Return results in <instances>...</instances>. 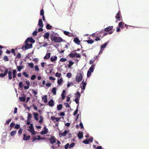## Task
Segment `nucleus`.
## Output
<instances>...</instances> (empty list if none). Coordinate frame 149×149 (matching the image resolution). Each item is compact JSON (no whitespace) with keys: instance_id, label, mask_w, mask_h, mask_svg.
<instances>
[{"instance_id":"nucleus-28","label":"nucleus","mask_w":149,"mask_h":149,"mask_svg":"<svg viewBox=\"0 0 149 149\" xmlns=\"http://www.w3.org/2000/svg\"><path fill=\"white\" fill-rule=\"evenodd\" d=\"M108 43V42H107L104 43L103 45H102L101 46V49H103L105 48L107 45Z\"/></svg>"},{"instance_id":"nucleus-47","label":"nucleus","mask_w":149,"mask_h":149,"mask_svg":"<svg viewBox=\"0 0 149 149\" xmlns=\"http://www.w3.org/2000/svg\"><path fill=\"white\" fill-rule=\"evenodd\" d=\"M83 142L84 143L87 144H88L89 141L87 139H86L84 140Z\"/></svg>"},{"instance_id":"nucleus-20","label":"nucleus","mask_w":149,"mask_h":149,"mask_svg":"<svg viewBox=\"0 0 149 149\" xmlns=\"http://www.w3.org/2000/svg\"><path fill=\"white\" fill-rule=\"evenodd\" d=\"M49 34L48 32H46L45 33L44 37L45 38L48 40L49 38Z\"/></svg>"},{"instance_id":"nucleus-17","label":"nucleus","mask_w":149,"mask_h":149,"mask_svg":"<svg viewBox=\"0 0 149 149\" xmlns=\"http://www.w3.org/2000/svg\"><path fill=\"white\" fill-rule=\"evenodd\" d=\"M30 138V136L29 135L26 136L25 134H24L23 135V139L24 140H29Z\"/></svg>"},{"instance_id":"nucleus-32","label":"nucleus","mask_w":149,"mask_h":149,"mask_svg":"<svg viewBox=\"0 0 149 149\" xmlns=\"http://www.w3.org/2000/svg\"><path fill=\"white\" fill-rule=\"evenodd\" d=\"M63 33L65 35L68 36L69 37H71L72 36V35L70 34V33L69 32L64 31L63 32Z\"/></svg>"},{"instance_id":"nucleus-8","label":"nucleus","mask_w":149,"mask_h":149,"mask_svg":"<svg viewBox=\"0 0 149 149\" xmlns=\"http://www.w3.org/2000/svg\"><path fill=\"white\" fill-rule=\"evenodd\" d=\"M124 26H125L127 29L128 28V26H130L127 25L121 22H120L118 24V26L120 28H121V29L123 28H124Z\"/></svg>"},{"instance_id":"nucleus-18","label":"nucleus","mask_w":149,"mask_h":149,"mask_svg":"<svg viewBox=\"0 0 149 149\" xmlns=\"http://www.w3.org/2000/svg\"><path fill=\"white\" fill-rule=\"evenodd\" d=\"M38 25L40 27H42L43 26L42 19H40L39 20Z\"/></svg>"},{"instance_id":"nucleus-41","label":"nucleus","mask_w":149,"mask_h":149,"mask_svg":"<svg viewBox=\"0 0 149 149\" xmlns=\"http://www.w3.org/2000/svg\"><path fill=\"white\" fill-rule=\"evenodd\" d=\"M28 66L31 68H34V64L33 63H29L28 64Z\"/></svg>"},{"instance_id":"nucleus-29","label":"nucleus","mask_w":149,"mask_h":149,"mask_svg":"<svg viewBox=\"0 0 149 149\" xmlns=\"http://www.w3.org/2000/svg\"><path fill=\"white\" fill-rule=\"evenodd\" d=\"M33 115L35 119L36 120H38V114L37 113H35V112H34L33 113Z\"/></svg>"},{"instance_id":"nucleus-59","label":"nucleus","mask_w":149,"mask_h":149,"mask_svg":"<svg viewBox=\"0 0 149 149\" xmlns=\"http://www.w3.org/2000/svg\"><path fill=\"white\" fill-rule=\"evenodd\" d=\"M35 69L36 71H39V69L38 65H36L35 66Z\"/></svg>"},{"instance_id":"nucleus-56","label":"nucleus","mask_w":149,"mask_h":149,"mask_svg":"<svg viewBox=\"0 0 149 149\" xmlns=\"http://www.w3.org/2000/svg\"><path fill=\"white\" fill-rule=\"evenodd\" d=\"M69 144L68 143H67L65 146V149H68L69 147Z\"/></svg>"},{"instance_id":"nucleus-13","label":"nucleus","mask_w":149,"mask_h":149,"mask_svg":"<svg viewBox=\"0 0 149 149\" xmlns=\"http://www.w3.org/2000/svg\"><path fill=\"white\" fill-rule=\"evenodd\" d=\"M68 130H65L63 132H61L59 133V135L60 136H65L66 134L68 133Z\"/></svg>"},{"instance_id":"nucleus-37","label":"nucleus","mask_w":149,"mask_h":149,"mask_svg":"<svg viewBox=\"0 0 149 149\" xmlns=\"http://www.w3.org/2000/svg\"><path fill=\"white\" fill-rule=\"evenodd\" d=\"M85 41L87 42L88 43L90 44L93 43L94 42V41L92 40H86Z\"/></svg>"},{"instance_id":"nucleus-60","label":"nucleus","mask_w":149,"mask_h":149,"mask_svg":"<svg viewBox=\"0 0 149 149\" xmlns=\"http://www.w3.org/2000/svg\"><path fill=\"white\" fill-rule=\"evenodd\" d=\"M16 57L18 58H19L21 57V55L20 53H18Z\"/></svg>"},{"instance_id":"nucleus-2","label":"nucleus","mask_w":149,"mask_h":149,"mask_svg":"<svg viewBox=\"0 0 149 149\" xmlns=\"http://www.w3.org/2000/svg\"><path fill=\"white\" fill-rule=\"evenodd\" d=\"M50 37L51 41L59 43L63 41V40L61 37H57L54 34H51Z\"/></svg>"},{"instance_id":"nucleus-54","label":"nucleus","mask_w":149,"mask_h":149,"mask_svg":"<svg viewBox=\"0 0 149 149\" xmlns=\"http://www.w3.org/2000/svg\"><path fill=\"white\" fill-rule=\"evenodd\" d=\"M44 11L43 9H42L40 11V15L41 16H44Z\"/></svg>"},{"instance_id":"nucleus-5","label":"nucleus","mask_w":149,"mask_h":149,"mask_svg":"<svg viewBox=\"0 0 149 149\" xmlns=\"http://www.w3.org/2000/svg\"><path fill=\"white\" fill-rule=\"evenodd\" d=\"M113 28V26H109L105 28L104 29V31L106 32H109L108 34H111L113 33V31H111Z\"/></svg>"},{"instance_id":"nucleus-22","label":"nucleus","mask_w":149,"mask_h":149,"mask_svg":"<svg viewBox=\"0 0 149 149\" xmlns=\"http://www.w3.org/2000/svg\"><path fill=\"white\" fill-rule=\"evenodd\" d=\"M65 90H63V91L61 95V96L62 97L61 99L62 100H63L65 98Z\"/></svg>"},{"instance_id":"nucleus-43","label":"nucleus","mask_w":149,"mask_h":149,"mask_svg":"<svg viewBox=\"0 0 149 149\" xmlns=\"http://www.w3.org/2000/svg\"><path fill=\"white\" fill-rule=\"evenodd\" d=\"M32 118V115L30 113H28V120H30Z\"/></svg>"},{"instance_id":"nucleus-12","label":"nucleus","mask_w":149,"mask_h":149,"mask_svg":"<svg viewBox=\"0 0 149 149\" xmlns=\"http://www.w3.org/2000/svg\"><path fill=\"white\" fill-rule=\"evenodd\" d=\"M29 42L31 43L35 42V40L32 38H28L26 40V42Z\"/></svg>"},{"instance_id":"nucleus-55","label":"nucleus","mask_w":149,"mask_h":149,"mask_svg":"<svg viewBox=\"0 0 149 149\" xmlns=\"http://www.w3.org/2000/svg\"><path fill=\"white\" fill-rule=\"evenodd\" d=\"M91 72L89 71V70H88V72H87V77H89L91 75Z\"/></svg>"},{"instance_id":"nucleus-34","label":"nucleus","mask_w":149,"mask_h":149,"mask_svg":"<svg viewBox=\"0 0 149 149\" xmlns=\"http://www.w3.org/2000/svg\"><path fill=\"white\" fill-rule=\"evenodd\" d=\"M73 64L74 62L73 61H70L69 62V64L68 65V67L69 68H70L71 67L72 65Z\"/></svg>"},{"instance_id":"nucleus-7","label":"nucleus","mask_w":149,"mask_h":149,"mask_svg":"<svg viewBox=\"0 0 149 149\" xmlns=\"http://www.w3.org/2000/svg\"><path fill=\"white\" fill-rule=\"evenodd\" d=\"M73 53H71L70 54H69V56L70 57L73 58L75 57L77 58H80L81 57L80 55L79 54L77 53H74L73 54Z\"/></svg>"},{"instance_id":"nucleus-36","label":"nucleus","mask_w":149,"mask_h":149,"mask_svg":"<svg viewBox=\"0 0 149 149\" xmlns=\"http://www.w3.org/2000/svg\"><path fill=\"white\" fill-rule=\"evenodd\" d=\"M19 100L21 102H25L26 100V98L25 97H19Z\"/></svg>"},{"instance_id":"nucleus-58","label":"nucleus","mask_w":149,"mask_h":149,"mask_svg":"<svg viewBox=\"0 0 149 149\" xmlns=\"http://www.w3.org/2000/svg\"><path fill=\"white\" fill-rule=\"evenodd\" d=\"M22 129L21 128H20L18 131V133L20 135H21L22 134Z\"/></svg>"},{"instance_id":"nucleus-52","label":"nucleus","mask_w":149,"mask_h":149,"mask_svg":"<svg viewBox=\"0 0 149 149\" xmlns=\"http://www.w3.org/2000/svg\"><path fill=\"white\" fill-rule=\"evenodd\" d=\"M75 145V143H72L69 146V148H71L73 147Z\"/></svg>"},{"instance_id":"nucleus-19","label":"nucleus","mask_w":149,"mask_h":149,"mask_svg":"<svg viewBox=\"0 0 149 149\" xmlns=\"http://www.w3.org/2000/svg\"><path fill=\"white\" fill-rule=\"evenodd\" d=\"M74 41L75 43L77 44V45H79L80 43V41L77 38H74Z\"/></svg>"},{"instance_id":"nucleus-11","label":"nucleus","mask_w":149,"mask_h":149,"mask_svg":"<svg viewBox=\"0 0 149 149\" xmlns=\"http://www.w3.org/2000/svg\"><path fill=\"white\" fill-rule=\"evenodd\" d=\"M102 31H100V32L99 33H97L96 34H95V33H93V34H92L91 35V36H92V37L94 38V35H96L97 36H98L99 37L102 38Z\"/></svg>"},{"instance_id":"nucleus-61","label":"nucleus","mask_w":149,"mask_h":149,"mask_svg":"<svg viewBox=\"0 0 149 149\" xmlns=\"http://www.w3.org/2000/svg\"><path fill=\"white\" fill-rule=\"evenodd\" d=\"M23 74L25 77H27L29 76L28 74H27L26 73V72H24L23 73Z\"/></svg>"},{"instance_id":"nucleus-38","label":"nucleus","mask_w":149,"mask_h":149,"mask_svg":"<svg viewBox=\"0 0 149 149\" xmlns=\"http://www.w3.org/2000/svg\"><path fill=\"white\" fill-rule=\"evenodd\" d=\"M62 105L61 104H59L57 106V109L59 111L62 108Z\"/></svg>"},{"instance_id":"nucleus-25","label":"nucleus","mask_w":149,"mask_h":149,"mask_svg":"<svg viewBox=\"0 0 149 149\" xmlns=\"http://www.w3.org/2000/svg\"><path fill=\"white\" fill-rule=\"evenodd\" d=\"M83 136V134L82 132H79L78 134V137L79 139H81Z\"/></svg>"},{"instance_id":"nucleus-27","label":"nucleus","mask_w":149,"mask_h":149,"mask_svg":"<svg viewBox=\"0 0 149 149\" xmlns=\"http://www.w3.org/2000/svg\"><path fill=\"white\" fill-rule=\"evenodd\" d=\"M116 18L119 21H120V14L119 11L117 13L116 16Z\"/></svg>"},{"instance_id":"nucleus-4","label":"nucleus","mask_w":149,"mask_h":149,"mask_svg":"<svg viewBox=\"0 0 149 149\" xmlns=\"http://www.w3.org/2000/svg\"><path fill=\"white\" fill-rule=\"evenodd\" d=\"M25 45L23 46L22 47V49H25L26 50L27 49H29L32 47V44H29L28 43V42H26V40L25 42Z\"/></svg>"},{"instance_id":"nucleus-57","label":"nucleus","mask_w":149,"mask_h":149,"mask_svg":"<svg viewBox=\"0 0 149 149\" xmlns=\"http://www.w3.org/2000/svg\"><path fill=\"white\" fill-rule=\"evenodd\" d=\"M36 76L35 75H33L31 77V79L32 80H33L35 79Z\"/></svg>"},{"instance_id":"nucleus-9","label":"nucleus","mask_w":149,"mask_h":149,"mask_svg":"<svg viewBox=\"0 0 149 149\" xmlns=\"http://www.w3.org/2000/svg\"><path fill=\"white\" fill-rule=\"evenodd\" d=\"M50 136L51 137L49 139V140L51 144H53L56 143L57 140L54 136Z\"/></svg>"},{"instance_id":"nucleus-39","label":"nucleus","mask_w":149,"mask_h":149,"mask_svg":"<svg viewBox=\"0 0 149 149\" xmlns=\"http://www.w3.org/2000/svg\"><path fill=\"white\" fill-rule=\"evenodd\" d=\"M52 92L53 93L54 95H56V88H53L52 91Z\"/></svg>"},{"instance_id":"nucleus-51","label":"nucleus","mask_w":149,"mask_h":149,"mask_svg":"<svg viewBox=\"0 0 149 149\" xmlns=\"http://www.w3.org/2000/svg\"><path fill=\"white\" fill-rule=\"evenodd\" d=\"M20 125L18 124H17L15 126L14 128L16 129H18L20 128Z\"/></svg>"},{"instance_id":"nucleus-62","label":"nucleus","mask_w":149,"mask_h":149,"mask_svg":"<svg viewBox=\"0 0 149 149\" xmlns=\"http://www.w3.org/2000/svg\"><path fill=\"white\" fill-rule=\"evenodd\" d=\"M33 93L34 94L35 96L37 95V92L36 91L34 90H32Z\"/></svg>"},{"instance_id":"nucleus-3","label":"nucleus","mask_w":149,"mask_h":149,"mask_svg":"<svg viewBox=\"0 0 149 149\" xmlns=\"http://www.w3.org/2000/svg\"><path fill=\"white\" fill-rule=\"evenodd\" d=\"M83 76L81 73H78L77 74L75 78V81L76 82L79 83L82 80Z\"/></svg>"},{"instance_id":"nucleus-26","label":"nucleus","mask_w":149,"mask_h":149,"mask_svg":"<svg viewBox=\"0 0 149 149\" xmlns=\"http://www.w3.org/2000/svg\"><path fill=\"white\" fill-rule=\"evenodd\" d=\"M48 104L51 107L53 106L54 105V101L52 100H51L49 102Z\"/></svg>"},{"instance_id":"nucleus-50","label":"nucleus","mask_w":149,"mask_h":149,"mask_svg":"<svg viewBox=\"0 0 149 149\" xmlns=\"http://www.w3.org/2000/svg\"><path fill=\"white\" fill-rule=\"evenodd\" d=\"M72 74L70 73H68L67 74V77L69 78H70L72 76Z\"/></svg>"},{"instance_id":"nucleus-35","label":"nucleus","mask_w":149,"mask_h":149,"mask_svg":"<svg viewBox=\"0 0 149 149\" xmlns=\"http://www.w3.org/2000/svg\"><path fill=\"white\" fill-rule=\"evenodd\" d=\"M17 71L20 72L22 69H23V67L22 66L19 65L17 67Z\"/></svg>"},{"instance_id":"nucleus-49","label":"nucleus","mask_w":149,"mask_h":149,"mask_svg":"<svg viewBox=\"0 0 149 149\" xmlns=\"http://www.w3.org/2000/svg\"><path fill=\"white\" fill-rule=\"evenodd\" d=\"M23 85L22 82L21 81L19 83V86L20 88H22L23 87Z\"/></svg>"},{"instance_id":"nucleus-42","label":"nucleus","mask_w":149,"mask_h":149,"mask_svg":"<svg viewBox=\"0 0 149 149\" xmlns=\"http://www.w3.org/2000/svg\"><path fill=\"white\" fill-rule=\"evenodd\" d=\"M94 38L95 37H96V38L95 39V40L96 41H98L99 40H101V39L99 37L97 36L96 35H95V36L94 35Z\"/></svg>"},{"instance_id":"nucleus-45","label":"nucleus","mask_w":149,"mask_h":149,"mask_svg":"<svg viewBox=\"0 0 149 149\" xmlns=\"http://www.w3.org/2000/svg\"><path fill=\"white\" fill-rule=\"evenodd\" d=\"M63 81V79L62 78H61L59 80H58V84H61L62 82Z\"/></svg>"},{"instance_id":"nucleus-53","label":"nucleus","mask_w":149,"mask_h":149,"mask_svg":"<svg viewBox=\"0 0 149 149\" xmlns=\"http://www.w3.org/2000/svg\"><path fill=\"white\" fill-rule=\"evenodd\" d=\"M67 59L66 58H62L60 59V61L61 62H64L66 61Z\"/></svg>"},{"instance_id":"nucleus-10","label":"nucleus","mask_w":149,"mask_h":149,"mask_svg":"<svg viewBox=\"0 0 149 149\" xmlns=\"http://www.w3.org/2000/svg\"><path fill=\"white\" fill-rule=\"evenodd\" d=\"M29 129H28V130L31 132V134L33 135H35L36 134L34 130L33 125L31 124L29 127Z\"/></svg>"},{"instance_id":"nucleus-48","label":"nucleus","mask_w":149,"mask_h":149,"mask_svg":"<svg viewBox=\"0 0 149 149\" xmlns=\"http://www.w3.org/2000/svg\"><path fill=\"white\" fill-rule=\"evenodd\" d=\"M61 73L57 72L56 73L55 76L57 77H60L61 76Z\"/></svg>"},{"instance_id":"nucleus-40","label":"nucleus","mask_w":149,"mask_h":149,"mask_svg":"<svg viewBox=\"0 0 149 149\" xmlns=\"http://www.w3.org/2000/svg\"><path fill=\"white\" fill-rule=\"evenodd\" d=\"M52 27V26L49 24H47L46 26V28L47 29H51Z\"/></svg>"},{"instance_id":"nucleus-14","label":"nucleus","mask_w":149,"mask_h":149,"mask_svg":"<svg viewBox=\"0 0 149 149\" xmlns=\"http://www.w3.org/2000/svg\"><path fill=\"white\" fill-rule=\"evenodd\" d=\"M17 71L16 70H13L12 74H13V80H15V78L16 77Z\"/></svg>"},{"instance_id":"nucleus-6","label":"nucleus","mask_w":149,"mask_h":149,"mask_svg":"<svg viewBox=\"0 0 149 149\" xmlns=\"http://www.w3.org/2000/svg\"><path fill=\"white\" fill-rule=\"evenodd\" d=\"M81 96L80 93L77 91L76 93V98L74 100V101L77 104H78V105H79V101Z\"/></svg>"},{"instance_id":"nucleus-21","label":"nucleus","mask_w":149,"mask_h":149,"mask_svg":"<svg viewBox=\"0 0 149 149\" xmlns=\"http://www.w3.org/2000/svg\"><path fill=\"white\" fill-rule=\"evenodd\" d=\"M57 57L56 56H52L50 58V60L52 62H53L57 59Z\"/></svg>"},{"instance_id":"nucleus-30","label":"nucleus","mask_w":149,"mask_h":149,"mask_svg":"<svg viewBox=\"0 0 149 149\" xmlns=\"http://www.w3.org/2000/svg\"><path fill=\"white\" fill-rule=\"evenodd\" d=\"M95 65H92L89 68L88 70L90 71L91 72H93V71Z\"/></svg>"},{"instance_id":"nucleus-44","label":"nucleus","mask_w":149,"mask_h":149,"mask_svg":"<svg viewBox=\"0 0 149 149\" xmlns=\"http://www.w3.org/2000/svg\"><path fill=\"white\" fill-rule=\"evenodd\" d=\"M16 131H12L10 133V135L11 136H14L16 133Z\"/></svg>"},{"instance_id":"nucleus-46","label":"nucleus","mask_w":149,"mask_h":149,"mask_svg":"<svg viewBox=\"0 0 149 149\" xmlns=\"http://www.w3.org/2000/svg\"><path fill=\"white\" fill-rule=\"evenodd\" d=\"M3 60L6 61H8V59L7 56H5L3 57Z\"/></svg>"},{"instance_id":"nucleus-24","label":"nucleus","mask_w":149,"mask_h":149,"mask_svg":"<svg viewBox=\"0 0 149 149\" xmlns=\"http://www.w3.org/2000/svg\"><path fill=\"white\" fill-rule=\"evenodd\" d=\"M51 53H47L45 56L44 57V59H48L50 57Z\"/></svg>"},{"instance_id":"nucleus-1","label":"nucleus","mask_w":149,"mask_h":149,"mask_svg":"<svg viewBox=\"0 0 149 149\" xmlns=\"http://www.w3.org/2000/svg\"><path fill=\"white\" fill-rule=\"evenodd\" d=\"M8 74V77L9 80H11L12 79V72L11 71H8V68H5L4 72L3 73H1L0 75L1 78L4 77L6 76L7 74Z\"/></svg>"},{"instance_id":"nucleus-64","label":"nucleus","mask_w":149,"mask_h":149,"mask_svg":"<svg viewBox=\"0 0 149 149\" xmlns=\"http://www.w3.org/2000/svg\"><path fill=\"white\" fill-rule=\"evenodd\" d=\"M37 33V31H34L33 33V35L34 36H36Z\"/></svg>"},{"instance_id":"nucleus-31","label":"nucleus","mask_w":149,"mask_h":149,"mask_svg":"<svg viewBox=\"0 0 149 149\" xmlns=\"http://www.w3.org/2000/svg\"><path fill=\"white\" fill-rule=\"evenodd\" d=\"M81 84L83 85V87L82 88V89L83 90H84L85 89V87L86 84V83L85 82H84V80L82 81Z\"/></svg>"},{"instance_id":"nucleus-15","label":"nucleus","mask_w":149,"mask_h":149,"mask_svg":"<svg viewBox=\"0 0 149 149\" xmlns=\"http://www.w3.org/2000/svg\"><path fill=\"white\" fill-rule=\"evenodd\" d=\"M44 131H41L40 133L41 134H47L48 132V130L46 128V127H45L44 128Z\"/></svg>"},{"instance_id":"nucleus-63","label":"nucleus","mask_w":149,"mask_h":149,"mask_svg":"<svg viewBox=\"0 0 149 149\" xmlns=\"http://www.w3.org/2000/svg\"><path fill=\"white\" fill-rule=\"evenodd\" d=\"M15 125V124L13 123H11L10 125V126L11 127L13 128L14 127Z\"/></svg>"},{"instance_id":"nucleus-16","label":"nucleus","mask_w":149,"mask_h":149,"mask_svg":"<svg viewBox=\"0 0 149 149\" xmlns=\"http://www.w3.org/2000/svg\"><path fill=\"white\" fill-rule=\"evenodd\" d=\"M51 119L52 120H54V122L55 121V120H56V121L58 122L60 119V118H56L54 116H51Z\"/></svg>"},{"instance_id":"nucleus-33","label":"nucleus","mask_w":149,"mask_h":149,"mask_svg":"<svg viewBox=\"0 0 149 149\" xmlns=\"http://www.w3.org/2000/svg\"><path fill=\"white\" fill-rule=\"evenodd\" d=\"M79 107V105H77L76 110L74 111V112L73 114V115L74 116H75L77 114L78 111V107Z\"/></svg>"},{"instance_id":"nucleus-23","label":"nucleus","mask_w":149,"mask_h":149,"mask_svg":"<svg viewBox=\"0 0 149 149\" xmlns=\"http://www.w3.org/2000/svg\"><path fill=\"white\" fill-rule=\"evenodd\" d=\"M42 100H44V102L45 103H46L47 102V95H44L42 97Z\"/></svg>"}]
</instances>
